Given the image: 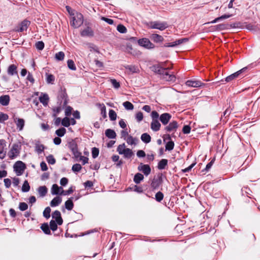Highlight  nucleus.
<instances>
[{
    "label": "nucleus",
    "mask_w": 260,
    "mask_h": 260,
    "mask_svg": "<svg viewBox=\"0 0 260 260\" xmlns=\"http://www.w3.org/2000/svg\"><path fill=\"white\" fill-rule=\"evenodd\" d=\"M19 209L21 211H24L28 209V205L26 203L20 202L19 204Z\"/></svg>",
    "instance_id": "obj_52"
},
{
    "label": "nucleus",
    "mask_w": 260,
    "mask_h": 260,
    "mask_svg": "<svg viewBox=\"0 0 260 260\" xmlns=\"http://www.w3.org/2000/svg\"><path fill=\"white\" fill-rule=\"evenodd\" d=\"M45 146L43 144H36L35 146L36 151L39 154H41L44 150Z\"/></svg>",
    "instance_id": "obj_40"
},
{
    "label": "nucleus",
    "mask_w": 260,
    "mask_h": 260,
    "mask_svg": "<svg viewBox=\"0 0 260 260\" xmlns=\"http://www.w3.org/2000/svg\"><path fill=\"white\" fill-rule=\"evenodd\" d=\"M30 189V186L29 185V183L27 180H25L22 186V191L24 192H28Z\"/></svg>",
    "instance_id": "obj_42"
},
{
    "label": "nucleus",
    "mask_w": 260,
    "mask_h": 260,
    "mask_svg": "<svg viewBox=\"0 0 260 260\" xmlns=\"http://www.w3.org/2000/svg\"><path fill=\"white\" fill-rule=\"evenodd\" d=\"M150 38L154 42L156 43H162L164 40V38L161 36L156 34H152Z\"/></svg>",
    "instance_id": "obj_21"
},
{
    "label": "nucleus",
    "mask_w": 260,
    "mask_h": 260,
    "mask_svg": "<svg viewBox=\"0 0 260 260\" xmlns=\"http://www.w3.org/2000/svg\"><path fill=\"white\" fill-rule=\"evenodd\" d=\"M178 127V122L174 120L171 122L165 127V130L167 132H176Z\"/></svg>",
    "instance_id": "obj_12"
},
{
    "label": "nucleus",
    "mask_w": 260,
    "mask_h": 260,
    "mask_svg": "<svg viewBox=\"0 0 260 260\" xmlns=\"http://www.w3.org/2000/svg\"><path fill=\"white\" fill-rule=\"evenodd\" d=\"M17 67L16 65L12 64L9 66L7 70V73L9 75L14 76L18 75Z\"/></svg>",
    "instance_id": "obj_19"
},
{
    "label": "nucleus",
    "mask_w": 260,
    "mask_h": 260,
    "mask_svg": "<svg viewBox=\"0 0 260 260\" xmlns=\"http://www.w3.org/2000/svg\"><path fill=\"white\" fill-rule=\"evenodd\" d=\"M91 154H92V156L93 158H96L99 154V149L96 147L92 148V150H91Z\"/></svg>",
    "instance_id": "obj_57"
},
{
    "label": "nucleus",
    "mask_w": 260,
    "mask_h": 260,
    "mask_svg": "<svg viewBox=\"0 0 260 260\" xmlns=\"http://www.w3.org/2000/svg\"><path fill=\"white\" fill-rule=\"evenodd\" d=\"M61 124L65 127H69L71 124L69 118L67 117L63 118L61 120Z\"/></svg>",
    "instance_id": "obj_51"
},
{
    "label": "nucleus",
    "mask_w": 260,
    "mask_h": 260,
    "mask_svg": "<svg viewBox=\"0 0 260 260\" xmlns=\"http://www.w3.org/2000/svg\"><path fill=\"white\" fill-rule=\"evenodd\" d=\"M127 143L129 145H136L139 140L137 138H133L132 136L129 135L127 137L126 139L125 140Z\"/></svg>",
    "instance_id": "obj_33"
},
{
    "label": "nucleus",
    "mask_w": 260,
    "mask_h": 260,
    "mask_svg": "<svg viewBox=\"0 0 260 260\" xmlns=\"http://www.w3.org/2000/svg\"><path fill=\"white\" fill-rule=\"evenodd\" d=\"M81 169L82 167L80 164H76L72 166V170L74 172H78L81 170Z\"/></svg>",
    "instance_id": "obj_56"
},
{
    "label": "nucleus",
    "mask_w": 260,
    "mask_h": 260,
    "mask_svg": "<svg viewBox=\"0 0 260 260\" xmlns=\"http://www.w3.org/2000/svg\"><path fill=\"white\" fill-rule=\"evenodd\" d=\"M161 124L158 119L152 120L151 123V128L154 132H157L160 129Z\"/></svg>",
    "instance_id": "obj_20"
},
{
    "label": "nucleus",
    "mask_w": 260,
    "mask_h": 260,
    "mask_svg": "<svg viewBox=\"0 0 260 260\" xmlns=\"http://www.w3.org/2000/svg\"><path fill=\"white\" fill-rule=\"evenodd\" d=\"M80 35L83 37H92L94 36V32L90 27L87 26L85 28L81 31Z\"/></svg>",
    "instance_id": "obj_13"
},
{
    "label": "nucleus",
    "mask_w": 260,
    "mask_h": 260,
    "mask_svg": "<svg viewBox=\"0 0 260 260\" xmlns=\"http://www.w3.org/2000/svg\"><path fill=\"white\" fill-rule=\"evenodd\" d=\"M147 27L151 29H157L161 31L165 30L168 27V24L166 21H150L146 24Z\"/></svg>",
    "instance_id": "obj_2"
},
{
    "label": "nucleus",
    "mask_w": 260,
    "mask_h": 260,
    "mask_svg": "<svg viewBox=\"0 0 260 260\" xmlns=\"http://www.w3.org/2000/svg\"><path fill=\"white\" fill-rule=\"evenodd\" d=\"M51 208L49 207H47L43 211V216L46 218L48 219L50 217Z\"/></svg>",
    "instance_id": "obj_48"
},
{
    "label": "nucleus",
    "mask_w": 260,
    "mask_h": 260,
    "mask_svg": "<svg viewBox=\"0 0 260 260\" xmlns=\"http://www.w3.org/2000/svg\"><path fill=\"white\" fill-rule=\"evenodd\" d=\"M141 140L145 143H149L151 141V136L147 133H144L141 136Z\"/></svg>",
    "instance_id": "obj_35"
},
{
    "label": "nucleus",
    "mask_w": 260,
    "mask_h": 260,
    "mask_svg": "<svg viewBox=\"0 0 260 260\" xmlns=\"http://www.w3.org/2000/svg\"><path fill=\"white\" fill-rule=\"evenodd\" d=\"M67 64L68 68L72 70V71H75L76 70V67L75 64V63L74 61L72 59H69L67 61Z\"/></svg>",
    "instance_id": "obj_45"
},
{
    "label": "nucleus",
    "mask_w": 260,
    "mask_h": 260,
    "mask_svg": "<svg viewBox=\"0 0 260 260\" xmlns=\"http://www.w3.org/2000/svg\"><path fill=\"white\" fill-rule=\"evenodd\" d=\"M41 229L45 234L49 235L51 234L50 229L48 223H45L42 224Z\"/></svg>",
    "instance_id": "obj_36"
},
{
    "label": "nucleus",
    "mask_w": 260,
    "mask_h": 260,
    "mask_svg": "<svg viewBox=\"0 0 260 260\" xmlns=\"http://www.w3.org/2000/svg\"><path fill=\"white\" fill-rule=\"evenodd\" d=\"M122 154L124 155L125 158H129L133 155V151L129 148H126Z\"/></svg>",
    "instance_id": "obj_39"
},
{
    "label": "nucleus",
    "mask_w": 260,
    "mask_h": 260,
    "mask_svg": "<svg viewBox=\"0 0 260 260\" xmlns=\"http://www.w3.org/2000/svg\"><path fill=\"white\" fill-rule=\"evenodd\" d=\"M246 69V68H244L241 70H240L239 71L228 76V77H226L225 79H222L221 80V82H223L224 81H225L226 82H230L233 80H234V79H236L237 78L239 77L240 75L242 74V73L245 71V70Z\"/></svg>",
    "instance_id": "obj_7"
},
{
    "label": "nucleus",
    "mask_w": 260,
    "mask_h": 260,
    "mask_svg": "<svg viewBox=\"0 0 260 260\" xmlns=\"http://www.w3.org/2000/svg\"><path fill=\"white\" fill-rule=\"evenodd\" d=\"M38 192L41 197H45L48 192V189L46 186H40L38 189Z\"/></svg>",
    "instance_id": "obj_27"
},
{
    "label": "nucleus",
    "mask_w": 260,
    "mask_h": 260,
    "mask_svg": "<svg viewBox=\"0 0 260 260\" xmlns=\"http://www.w3.org/2000/svg\"><path fill=\"white\" fill-rule=\"evenodd\" d=\"M66 133V129L64 127H61L55 131V134L58 137H63Z\"/></svg>",
    "instance_id": "obj_41"
},
{
    "label": "nucleus",
    "mask_w": 260,
    "mask_h": 260,
    "mask_svg": "<svg viewBox=\"0 0 260 260\" xmlns=\"http://www.w3.org/2000/svg\"><path fill=\"white\" fill-rule=\"evenodd\" d=\"M122 105L125 109L127 110H132L134 109V105L130 102L126 101Z\"/></svg>",
    "instance_id": "obj_44"
},
{
    "label": "nucleus",
    "mask_w": 260,
    "mask_h": 260,
    "mask_svg": "<svg viewBox=\"0 0 260 260\" xmlns=\"http://www.w3.org/2000/svg\"><path fill=\"white\" fill-rule=\"evenodd\" d=\"M126 70H128L131 73H138L140 72L139 67L137 66L126 65L124 66Z\"/></svg>",
    "instance_id": "obj_22"
},
{
    "label": "nucleus",
    "mask_w": 260,
    "mask_h": 260,
    "mask_svg": "<svg viewBox=\"0 0 260 260\" xmlns=\"http://www.w3.org/2000/svg\"><path fill=\"white\" fill-rule=\"evenodd\" d=\"M164 195L161 191H158L155 195V199L158 202H160L164 199Z\"/></svg>",
    "instance_id": "obj_43"
},
{
    "label": "nucleus",
    "mask_w": 260,
    "mask_h": 260,
    "mask_svg": "<svg viewBox=\"0 0 260 260\" xmlns=\"http://www.w3.org/2000/svg\"><path fill=\"white\" fill-rule=\"evenodd\" d=\"M138 44L146 49H153L155 47L154 45L151 43L150 40L146 38L140 39L138 40Z\"/></svg>",
    "instance_id": "obj_5"
},
{
    "label": "nucleus",
    "mask_w": 260,
    "mask_h": 260,
    "mask_svg": "<svg viewBox=\"0 0 260 260\" xmlns=\"http://www.w3.org/2000/svg\"><path fill=\"white\" fill-rule=\"evenodd\" d=\"M168 161L166 159H161L158 163L157 168L158 170H162L166 168L168 166Z\"/></svg>",
    "instance_id": "obj_29"
},
{
    "label": "nucleus",
    "mask_w": 260,
    "mask_h": 260,
    "mask_svg": "<svg viewBox=\"0 0 260 260\" xmlns=\"http://www.w3.org/2000/svg\"><path fill=\"white\" fill-rule=\"evenodd\" d=\"M117 30L120 33H125L127 31L126 28L122 24H119L117 26Z\"/></svg>",
    "instance_id": "obj_55"
},
{
    "label": "nucleus",
    "mask_w": 260,
    "mask_h": 260,
    "mask_svg": "<svg viewBox=\"0 0 260 260\" xmlns=\"http://www.w3.org/2000/svg\"><path fill=\"white\" fill-rule=\"evenodd\" d=\"M74 199L73 197H71V198L69 199L67 201H66L64 205L66 208L68 210H71L74 207V204L73 202V200Z\"/></svg>",
    "instance_id": "obj_32"
},
{
    "label": "nucleus",
    "mask_w": 260,
    "mask_h": 260,
    "mask_svg": "<svg viewBox=\"0 0 260 260\" xmlns=\"http://www.w3.org/2000/svg\"><path fill=\"white\" fill-rule=\"evenodd\" d=\"M52 218L55 219L58 225H61L63 223V219L61 216V213L58 210H55L52 214Z\"/></svg>",
    "instance_id": "obj_14"
},
{
    "label": "nucleus",
    "mask_w": 260,
    "mask_h": 260,
    "mask_svg": "<svg viewBox=\"0 0 260 260\" xmlns=\"http://www.w3.org/2000/svg\"><path fill=\"white\" fill-rule=\"evenodd\" d=\"M64 53L62 51L58 52L56 53L55 54V58L57 60H62L64 59Z\"/></svg>",
    "instance_id": "obj_49"
},
{
    "label": "nucleus",
    "mask_w": 260,
    "mask_h": 260,
    "mask_svg": "<svg viewBox=\"0 0 260 260\" xmlns=\"http://www.w3.org/2000/svg\"><path fill=\"white\" fill-rule=\"evenodd\" d=\"M185 84L188 87H200L205 86L206 84L199 80H188L186 81Z\"/></svg>",
    "instance_id": "obj_10"
},
{
    "label": "nucleus",
    "mask_w": 260,
    "mask_h": 260,
    "mask_svg": "<svg viewBox=\"0 0 260 260\" xmlns=\"http://www.w3.org/2000/svg\"><path fill=\"white\" fill-rule=\"evenodd\" d=\"M125 146L124 144H122L121 145H119L117 149V151L118 152V153L120 154H122L123 152H124V150L125 149Z\"/></svg>",
    "instance_id": "obj_61"
},
{
    "label": "nucleus",
    "mask_w": 260,
    "mask_h": 260,
    "mask_svg": "<svg viewBox=\"0 0 260 260\" xmlns=\"http://www.w3.org/2000/svg\"><path fill=\"white\" fill-rule=\"evenodd\" d=\"M109 116L111 121H114L116 119L117 114L113 110L111 109L109 112Z\"/></svg>",
    "instance_id": "obj_46"
},
{
    "label": "nucleus",
    "mask_w": 260,
    "mask_h": 260,
    "mask_svg": "<svg viewBox=\"0 0 260 260\" xmlns=\"http://www.w3.org/2000/svg\"><path fill=\"white\" fill-rule=\"evenodd\" d=\"M30 22L27 20H24L19 24V28L16 30L18 32H23L27 30L29 26Z\"/></svg>",
    "instance_id": "obj_17"
},
{
    "label": "nucleus",
    "mask_w": 260,
    "mask_h": 260,
    "mask_svg": "<svg viewBox=\"0 0 260 260\" xmlns=\"http://www.w3.org/2000/svg\"><path fill=\"white\" fill-rule=\"evenodd\" d=\"M105 135L109 139H115L116 137L115 132L112 129H107L105 131Z\"/></svg>",
    "instance_id": "obj_28"
},
{
    "label": "nucleus",
    "mask_w": 260,
    "mask_h": 260,
    "mask_svg": "<svg viewBox=\"0 0 260 260\" xmlns=\"http://www.w3.org/2000/svg\"><path fill=\"white\" fill-rule=\"evenodd\" d=\"M83 15L79 12H76L75 15L71 18L70 25L74 28H78L83 23Z\"/></svg>",
    "instance_id": "obj_1"
},
{
    "label": "nucleus",
    "mask_w": 260,
    "mask_h": 260,
    "mask_svg": "<svg viewBox=\"0 0 260 260\" xmlns=\"http://www.w3.org/2000/svg\"><path fill=\"white\" fill-rule=\"evenodd\" d=\"M46 160L51 165H54L56 162L55 159L52 154H50L46 157Z\"/></svg>",
    "instance_id": "obj_50"
},
{
    "label": "nucleus",
    "mask_w": 260,
    "mask_h": 260,
    "mask_svg": "<svg viewBox=\"0 0 260 260\" xmlns=\"http://www.w3.org/2000/svg\"><path fill=\"white\" fill-rule=\"evenodd\" d=\"M14 121L16 123L17 128L19 131H21L23 129L25 121L22 118H15Z\"/></svg>",
    "instance_id": "obj_18"
},
{
    "label": "nucleus",
    "mask_w": 260,
    "mask_h": 260,
    "mask_svg": "<svg viewBox=\"0 0 260 260\" xmlns=\"http://www.w3.org/2000/svg\"><path fill=\"white\" fill-rule=\"evenodd\" d=\"M191 127L189 125H185L183 127L182 132L184 134H188L190 132Z\"/></svg>",
    "instance_id": "obj_64"
},
{
    "label": "nucleus",
    "mask_w": 260,
    "mask_h": 260,
    "mask_svg": "<svg viewBox=\"0 0 260 260\" xmlns=\"http://www.w3.org/2000/svg\"><path fill=\"white\" fill-rule=\"evenodd\" d=\"M9 116L7 114L0 112V122L2 123L5 121L8 120Z\"/></svg>",
    "instance_id": "obj_60"
},
{
    "label": "nucleus",
    "mask_w": 260,
    "mask_h": 260,
    "mask_svg": "<svg viewBox=\"0 0 260 260\" xmlns=\"http://www.w3.org/2000/svg\"><path fill=\"white\" fill-rule=\"evenodd\" d=\"M21 145L18 143L13 144L8 152V156L11 159L16 158L20 153Z\"/></svg>",
    "instance_id": "obj_4"
},
{
    "label": "nucleus",
    "mask_w": 260,
    "mask_h": 260,
    "mask_svg": "<svg viewBox=\"0 0 260 260\" xmlns=\"http://www.w3.org/2000/svg\"><path fill=\"white\" fill-rule=\"evenodd\" d=\"M49 98L47 93H44L39 97L40 102L44 105L47 106L48 103Z\"/></svg>",
    "instance_id": "obj_26"
},
{
    "label": "nucleus",
    "mask_w": 260,
    "mask_h": 260,
    "mask_svg": "<svg viewBox=\"0 0 260 260\" xmlns=\"http://www.w3.org/2000/svg\"><path fill=\"white\" fill-rule=\"evenodd\" d=\"M162 68L158 64L154 65L152 67V70L155 73L159 74V73L161 72V71H162Z\"/></svg>",
    "instance_id": "obj_54"
},
{
    "label": "nucleus",
    "mask_w": 260,
    "mask_h": 260,
    "mask_svg": "<svg viewBox=\"0 0 260 260\" xmlns=\"http://www.w3.org/2000/svg\"><path fill=\"white\" fill-rule=\"evenodd\" d=\"M57 224H58L57 223L56 221L54 220H51L49 223L50 229H51L52 231H56L57 229Z\"/></svg>",
    "instance_id": "obj_47"
},
{
    "label": "nucleus",
    "mask_w": 260,
    "mask_h": 260,
    "mask_svg": "<svg viewBox=\"0 0 260 260\" xmlns=\"http://www.w3.org/2000/svg\"><path fill=\"white\" fill-rule=\"evenodd\" d=\"M171 118L172 115L170 113H164L160 115L159 120L163 125H166L168 124Z\"/></svg>",
    "instance_id": "obj_11"
},
{
    "label": "nucleus",
    "mask_w": 260,
    "mask_h": 260,
    "mask_svg": "<svg viewBox=\"0 0 260 260\" xmlns=\"http://www.w3.org/2000/svg\"><path fill=\"white\" fill-rule=\"evenodd\" d=\"M120 134H121V138H123L124 140H125L126 139V138H127V137L129 136L128 135V132L127 131V128L121 131Z\"/></svg>",
    "instance_id": "obj_59"
},
{
    "label": "nucleus",
    "mask_w": 260,
    "mask_h": 260,
    "mask_svg": "<svg viewBox=\"0 0 260 260\" xmlns=\"http://www.w3.org/2000/svg\"><path fill=\"white\" fill-rule=\"evenodd\" d=\"M68 96L66 89H61L58 94L57 103L60 105H62L63 107H65L68 104Z\"/></svg>",
    "instance_id": "obj_3"
},
{
    "label": "nucleus",
    "mask_w": 260,
    "mask_h": 260,
    "mask_svg": "<svg viewBox=\"0 0 260 260\" xmlns=\"http://www.w3.org/2000/svg\"><path fill=\"white\" fill-rule=\"evenodd\" d=\"M10 98L9 95H3L0 96V104L4 106L9 105Z\"/></svg>",
    "instance_id": "obj_23"
},
{
    "label": "nucleus",
    "mask_w": 260,
    "mask_h": 260,
    "mask_svg": "<svg viewBox=\"0 0 260 260\" xmlns=\"http://www.w3.org/2000/svg\"><path fill=\"white\" fill-rule=\"evenodd\" d=\"M62 202V199L59 196L54 198L51 201L50 205L51 207L58 206Z\"/></svg>",
    "instance_id": "obj_25"
},
{
    "label": "nucleus",
    "mask_w": 260,
    "mask_h": 260,
    "mask_svg": "<svg viewBox=\"0 0 260 260\" xmlns=\"http://www.w3.org/2000/svg\"><path fill=\"white\" fill-rule=\"evenodd\" d=\"M44 43L43 41H38L36 43L35 47L39 50H42L44 48Z\"/></svg>",
    "instance_id": "obj_53"
},
{
    "label": "nucleus",
    "mask_w": 260,
    "mask_h": 260,
    "mask_svg": "<svg viewBox=\"0 0 260 260\" xmlns=\"http://www.w3.org/2000/svg\"><path fill=\"white\" fill-rule=\"evenodd\" d=\"M66 9L71 17L75 15L76 14L75 11L72 9L69 6H66Z\"/></svg>",
    "instance_id": "obj_62"
},
{
    "label": "nucleus",
    "mask_w": 260,
    "mask_h": 260,
    "mask_svg": "<svg viewBox=\"0 0 260 260\" xmlns=\"http://www.w3.org/2000/svg\"><path fill=\"white\" fill-rule=\"evenodd\" d=\"M64 190L61 187H59L57 184H54L51 187V193L53 195L62 194Z\"/></svg>",
    "instance_id": "obj_16"
},
{
    "label": "nucleus",
    "mask_w": 260,
    "mask_h": 260,
    "mask_svg": "<svg viewBox=\"0 0 260 260\" xmlns=\"http://www.w3.org/2000/svg\"><path fill=\"white\" fill-rule=\"evenodd\" d=\"M64 107H63V106L61 105H60L57 107L54 108L53 109V117H56L57 115L61 111V110L64 108Z\"/></svg>",
    "instance_id": "obj_38"
},
{
    "label": "nucleus",
    "mask_w": 260,
    "mask_h": 260,
    "mask_svg": "<svg viewBox=\"0 0 260 260\" xmlns=\"http://www.w3.org/2000/svg\"><path fill=\"white\" fill-rule=\"evenodd\" d=\"M68 147L71 151L78 149V145L76 139H72L68 143Z\"/></svg>",
    "instance_id": "obj_24"
},
{
    "label": "nucleus",
    "mask_w": 260,
    "mask_h": 260,
    "mask_svg": "<svg viewBox=\"0 0 260 260\" xmlns=\"http://www.w3.org/2000/svg\"><path fill=\"white\" fill-rule=\"evenodd\" d=\"M46 81L48 84H53L54 83L55 77L53 75L46 73Z\"/></svg>",
    "instance_id": "obj_34"
},
{
    "label": "nucleus",
    "mask_w": 260,
    "mask_h": 260,
    "mask_svg": "<svg viewBox=\"0 0 260 260\" xmlns=\"http://www.w3.org/2000/svg\"><path fill=\"white\" fill-rule=\"evenodd\" d=\"M232 16V15H231V14H224V15L221 16L220 17L215 18L214 20L212 21L211 22V23H216L217 22H218L220 20L229 18L231 17Z\"/></svg>",
    "instance_id": "obj_37"
},
{
    "label": "nucleus",
    "mask_w": 260,
    "mask_h": 260,
    "mask_svg": "<svg viewBox=\"0 0 260 260\" xmlns=\"http://www.w3.org/2000/svg\"><path fill=\"white\" fill-rule=\"evenodd\" d=\"M162 183V176L159 175L157 177H154L151 183V187L153 189V190H155L158 188L159 186Z\"/></svg>",
    "instance_id": "obj_9"
},
{
    "label": "nucleus",
    "mask_w": 260,
    "mask_h": 260,
    "mask_svg": "<svg viewBox=\"0 0 260 260\" xmlns=\"http://www.w3.org/2000/svg\"><path fill=\"white\" fill-rule=\"evenodd\" d=\"M144 178V177L143 175L140 173H137L135 175L133 180L136 184H139L143 180Z\"/></svg>",
    "instance_id": "obj_30"
},
{
    "label": "nucleus",
    "mask_w": 260,
    "mask_h": 260,
    "mask_svg": "<svg viewBox=\"0 0 260 260\" xmlns=\"http://www.w3.org/2000/svg\"><path fill=\"white\" fill-rule=\"evenodd\" d=\"M167 140H169V141L166 144V150L171 151L173 150L174 147V143L171 140L170 135H167L166 137L164 138V142H166Z\"/></svg>",
    "instance_id": "obj_15"
},
{
    "label": "nucleus",
    "mask_w": 260,
    "mask_h": 260,
    "mask_svg": "<svg viewBox=\"0 0 260 260\" xmlns=\"http://www.w3.org/2000/svg\"><path fill=\"white\" fill-rule=\"evenodd\" d=\"M26 168L25 164L21 161H17L14 165V170L17 175H21Z\"/></svg>",
    "instance_id": "obj_6"
},
{
    "label": "nucleus",
    "mask_w": 260,
    "mask_h": 260,
    "mask_svg": "<svg viewBox=\"0 0 260 260\" xmlns=\"http://www.w3.org/2000/svg\"><path fill=\"white\" fill-rule=\"evenodd\" d=\"M138 170L142 172L144 175L148 176L151 173V168L149 165L141 162L138 167Z\"/></svg>",
    "instance_id": "obj_8"
},
{
    "label": "nucleus",
    "mask_w": 260,
    "mask_h": 260,
    "mask_svg": "<svg viewBox=\"0 0 260 260\" xmlns=\"http://www.w3.org/2000/svg\"><path fill=\"white\" fill-rule=\"evenodd\" d=\"M151 116L152 120H155V119H158L159 118V115L158 113L156 111H153L151 113Z\"/></svg>",
    "instance_id": "obj_63"
},
{
    "label": "nucleus",
    "mask_w": 260,
    "mask_h": 260,
    "mask_svg": "<svg viewBox=\"0 0 260 260\" xmlns=\"http://www.w3.org/2000/svg\"><path fill=\"white\" fill-rule=\"evenodd\" d=\"M110 82L115 89H118L120 86V83L115 79H110Z\"/></svg>",
    "instance_id": "obj_58"
},
{
    "label": "nucleus",
    "mask_w": 260,
    "mask_h": 260,
    "mask_svg": "<svg viewBox=\"0 0 260 260\" xmlns=\"http://www.w3.org/2000/svg\"><path fill=\"white\" fill-rule=\"evenodd\" d=\"M162 78L167 81L174 82L176 80V77L173 74H170L168 72Z\"/></svg>",
    "instance_id": "obj_31"
}]
</instances>
